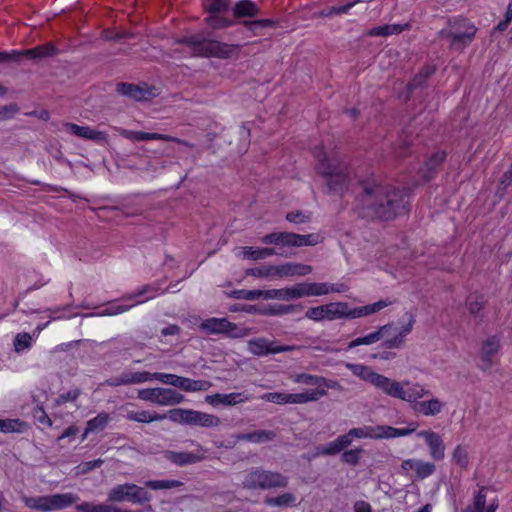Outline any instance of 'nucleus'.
Returning <instances> with one entry per match:
<instances>
[{
	"label": "nucleus",
	"instance_id": "nucleus-1",
	"mask_svg": "<svg viewBox=\"0 0 512 512\" xmlns=\"http://www.w3.org/2000/svg\"><path fill=\"white\" fill-rule=\"evenodd\" d=\"M357 209L362 218L390 221L409 212L406 189L382 184L373 179L360 182Z\"/></svg>",
	"mask_w": 512,
	"mask_h": 512
},
{
	"label": "nucleus",
	"instance_id": "nucleus-2",
	"mask_svg": "<svg viewBox=\"0 0 512 512\" xmlns=\"http://www.w3.org/2000/svg\"><path fill=\"white\" fill-rule=\"evenodd\" d=\"M315 156L318 160L316 170L326 178L328 193L342 196L348 190L350 183L348 165L334 155L328 156L323 148L317 149Z\"/></svg>",
	"mask_w": 512,
	"mask_h": 512
},
{
	"label": "nucleus",
	"instance_id": "nucleus-3",
	"mask_svg": "<svg viewBox=\"0 0 512 512\" xmlns=\"http://www.w3.org/2000/svg\"><path fill=\"white\" fill-rule=\"evenodd\" d=\"M176 42L188 47L194 56L207 58L214 57L219 59L238 57L243 47L240 44H228L210 39L204 33L184 36Z\"/></svg>",
	"mask_w": 512,
	"mask_h": 512
},
{
	"label": "nucleus",
	"instance_id": "nucleus-4",
	"mask_svg": "<svg viewBox=\"0 0 512 512\" xmlns=\"http://www.w3.org/2000/svg\"><path fill=\"white\" fill-rule=\"evenodd\" d=\"M392 304L388 300H379L373 304L351 309L347 302H331L324 305L325 319L332 321L335 319H355L376 313Z\"/></svg>",
	"mask_w": 512,
	"mask_h": 512
},
{
	"label": "nucleus",
	"instance_id": "nucleus-5",
	"mask_svg": "<svg viewBox=\"0 0 512 512\" xmlns=\"http://www.w3.org/2000/svg\"><path fill=\"white\" fill-rule=\"evenodd\" d=\"M288 483V477L280 472L253 468L245 475L242 486L248 490H270L286 488Z\"/></svg>",
	"mask_w": 512,
	"mask_h": 512
},
{
	"label": "nucleus",
	"instance_id": "nucleus-6",
	"mask_svg": "<svg viewBox=\"0 0 512 512\" xmlns=\"http://www.w3.org/2000/svg\"><path fill=\"white\" fill-rule=\"evenodd\" d=\"M203 8L208 14L204 22L212 30L234 26L235 19L225 16V13L232 9V0H203Z\"/></svg>",
	"mask_w": 512,
	"mask_h": 512
},
{
	"label": "nucleus",
	"instance_id": "nucleus-7",
	"mask_svg": "<svg viewBox=\"0 0 512 512\" xmlns=\"http://www.w3.org/2000/svg\"><path fill=\"white\" fill-rule=\"evenodd\" d=\"M199 329L206 335H221L226 338H243L251 333V329L230 322L227 318L211 317L203 320Z\"/></svg>",
	"mask_w": 512,
	"mask_h": 512
},
{
	"label": "nucleus",
	"instance_id": "nucleus-8",
	"mask_svg": "<svg viewBox=\"0 0 512 512\" xmlns=\"http://www.w3.org/2000/svg\"><path fill=\"white\" fill-rule=\"evenodd\" d=\"M261 242L267 245L288 247L314 246L320 242L318 234L301 235L292 232H273L262 237Z\"/></svg>",
	"mask_w": 512,
	"mask_h": 512
},
{
	"label": "nucleus",
	"instance_id": "nucleus-9",
	"mask_svg": "<svg viewBox=\"0 0 512 512\" xmlns=\"http://www.w3.org/2000/svg\"><path fill=\"white\" fill-rule=\"evenodd\" d=\"M116 92L124 97L134 101H149L159 95L157 88L149 86L147 83L134 84L128 82H119L116 84Z\"/></svg>",
	"mask_w": 512,
	"mask_h": 512
},
{
	"label": "nucleus",
	"instance_id": "nucleus-10",
	"mask_svg": "<svg viewBox=\"0 0 512 512\" xmlns=\"http://www.w3.org/2000/svg\"><path fill=\"white\" fill-rule=\"evenodd\" d=\"M299 348L300 347L296 345H280L276 341H270L263 337L254 338L248 341V350L256 356L291 352Z\"/></svg>",
	"mask_w": 512,
	"mask_h": 512
},
{
	"label": "nucleus",
	"instance_id": "nucleus-11",
	"mask_svg": "<svg viewBox=\"0 0 512 512\" xmlns=\"http://www.w3.org/2000/svg\"><path fill=\"white\" fill-rule=\"evenodd\" d=\"M207 450L202 445L197 444L196 453L192 452H176L172 450L163 451V456L172 464L183 467L199 463L206 459L205 453Z\"/></svg>",
	"mask_w": 512,
	"mask_h": 512
},
{
	"label": "nucleus",
	"instance_id": "nucleus-12",
	"mask_svg": "<svg viewBox=\"0 0 512 512\" xmlns=\"http://www.w3.org/2000/svg\"><path fill=\"white\" fill-rule=\"evenodd\" d=\"M477 32V27L475 25L467 26V29L464 31H448L446 29H442L439 32V35L442 38H446L450 41V46L457 50H462L474 40Z\"/></svg>",
	"mask_w": 512,
	"mask_h": 512
},
{
	"label": "nucleus",
	"instance_id": "nucleus-13",
	"mask_svg": "<svg viewBox=\"0 0 512 512\" xmlns=\"http://www.w3.org/2000/svg\"><path fill=\"white\" fill-rule=\"evenodd\" d=\"M232 16L229 19H235L234 25L242 24L246 18H255L260 14V7L252 0H238L232 4Z\"/></svg>",
	"mask_w": 512,
	"mask_h": 512
},
{
	"label": "nucleus",
	"instance_id": "nucleus-14",
	"mask_svg": "<svg viewBox=\"0 0 512 512\" xmlns=\"http://www.w3.org/2000/svg\"><path fill=\"white\" fill-rule=\"evenodd\" d=\"M417 436L425 439L429 448L430 456L434 460L440 461L444 459L446 447L443 439L438 433L431 430H423L419 431Z\"/></svg>",
	"mask_w": 512,
	"mask_h": 512
},
{
	"label": "nucleus",
	"instance_id": "nucleus-15",
	"mask_svg": "<svg viewBox=\"0 0 512 512\" xmlns=\"http://www.w3.org/2000/svg\"><path fill=\"white\" fill-rule=\"evenodd\" d=\"M64 126L71 134L77 137L91 140L98 144L108 143V135L104 131H98L89 126H79L75 123H65Z\"/></svg>",
	"mask_w": 512,
	"mask_h": 512
},
{
	"label": "nucleus",
	"instance_id": "nucleus-16",
	"mask_svg": "<svg viewBox=\"0 0 512 512\" xmlns=\"http://www.w3.org/2000/svg\"><path fill=\"white\" fill-rule=\"evenodd\" d=\"M373 385L393 398L405 399L403 385L382 374L378 373Z\"/></svg>",
	"mask_w": 512,
	"mask_h": 512
},
{
	"label": "nucleus",
	"instance_id": "nucleus-17",
	"mask_svg": "<svg viewBox=\"0 0 512 512\" xmlns=\"http://www.w3.org/2000/svg\"><path fill=\"white\" fill-rule=\"evenodd\" d=\"M248 400L249 396L241 392H234L230 394L216 393L213 395H207L205 398V401L212 406H234L236 404L243 403Z\"/></svg>",
	"mask_w": 512,
	"mask_h": 512
},
{
	"label": "nucleus",
	"instance_id": "nucleus-18",
	"mask_svg": "<svg viewBox=\"0 0 512 512\" xmlns=\"http://www.w3.org/2000/svg\"><path fill=\"white\" fill-rule=\"evenodd\" d=\"M291 379L295 383H302V384L318 386V387L323 386L325 388H331V389H336L340 386L337 381L327 380L326 378H324L322 376L311 375V374H307V373H300V374L292 375Z\"/></svg>",
	"mask_w": 512,
	"mask_h": 512
},
{
	"label": "nucleus",
	"instance_id": "nucleus-19",
	"mask_svg": "<svg viewBox=\"0 0 512 512\" xmlns=\"http://www.w3.org/2000/svg\"><path fill=\"white\" fill-rule=\"evenodd\" d=\"M447 157L445 151H437L432 154L421 168L422 178L428 182L433 179L437 169L443 164Z\"/></svg>",
	"mask_w": 512,
	"mask_h": 512
},
{
	"label": "nucleus",
	"instance_id": "nucleus-20",
	"mask_svg": "<svg viewBox=\"0 0 512 512\" xmlns=\"http://www.w3.org/2000/svg\"><path fill=\"white\" fill-rule=\"evenodd\" d=\"M57 53V47L52 42H48L31 49L20 51V54H22L21 62L25 59H42L46 57H51L56 55Z\"/></svg>",
	"mask_w": 512,
	"mask_h": 512
},
{
	"label": "nucleus",
	"instance_id": "nucleus-21",
	"mask_svg": "<svg viewBox=\"0 0 512 512\" xmlns=\"http://www.w3.org/2000/svg\"><path fill=\"white\" fill-rule=\"evenodd\" d=\"M295 296L298 298L306 296H320L328 294V283H299L295 285Z\"/></svg>",
	"mask_w": 512,
	"mask_h": 512
},
{
	"label": "nucleus",
	"instance_id": "nucleus-22",
	"mask_svg": "<svg viewBox=\"0 0 512 512\" xmlns=\"http://www.w3.org/2000/svg\"><path fill=\"white\" fill-rule=\"evenodd\" d=\"M391 328H392V324L383 325V326L379 327L378 330H376L368 335H365L363 337H358V338L350 341L348 343L347 348L353 349L360 345L374 344V343L378 342L379 340H381L388 333V331Z\"/></svg>",
	"mask_w": 512,
	"mask_h": 512
},
{
	"label": "nucleus",
	"instance_id": "nucleus-23",
	"mask_svg": "<svg viewBox=\"0 0 512 512\" xmlns=\"http://www.w3.org/2000/svg\"><path fill=\"white\" fill-rule=\"evenodd\" d=\"M311 272L312 267L310 265L300 263H286L275 268V273L279 276H305Z\"/></svg>",
	"mask_w": 512,
	"mask_h": 512
},
{
	"label": "nucleus",
	"instance_id": "nucleus-24",
	"mask_svg": "<svg viewBox=\"0 0 512 512\" xmlns=\"http://www.w3.org/2000/svg\"><path fill=\"white\" fill-rule=\"evenodd\" d=\"M303 309L301 304H268L263 306L261 312L265 316H280L290 313H297Z\"/></svg>",
	"mask_w": 512,
	"mask_h": 512
},
{
	"label": "nucleus",
	"instance_id": "nucleus-25",
	"mask_svg": "<svg viewBox=\"0 0 512 512\" xmlns=\"http://www.w3.org/2000/svg\"><path fill=\"white\" fill-rule=\"evenodd\" d=\"M220 423V419L215 415L193 409L191 411V426L215 427L220 425Z\"/></svg>",
	"mask_w": 512,
	"mask_h": 512
},
{
	"label": "nucleus",
	"instance_id": "nucleus-26",
	"mask_svg": "<svg viewBox=\"0 0 512 512\" xmlns=\"http://www.w3.org/2000/svg\"><path fill=\"white\" fill-rule=\"evenodd\" d=\"M117 131L126 139L132 141H149V140H162L165 141L166 135L160 133H149L141 131H130L122 128H118Z\"/></svg>",
	"mask_w": 512,
	"mask_h": 512
},
{
	"label": "nucleus",
	"instance_id": "nucleus-27",
	"mask_svg": "<svg viewBox=\"0 0 512 512\" xmlns=\"http://www.w3.org/2000/svg\"><path fill=\"white\" fill-rule=\"evenodd\" d=\"M126 419L131 421H136L139 423H151L154 421H161L167 417V414H159L155 411L150 412L147 410H142L138 412L130 411L126 414Z\"/></svg>",
	"mask_w": 512,
	"mask_h": 512
},
{
	"label": "nucleus",
	"instance_id": "nucleus-28",
	"mask_svg": "<svg viewBox=\"0 0 512 512\" xmlns=\"http://www.w3.org/2000/svg\"><path fill=\"white\" fill-rule=\"evenodd\" d=\"M276 436L277 434L271 430H256L249 433H242L238 436V439L253 443H265L273 441Z\"/></svg>",
	"mask_w": 512,
	"mask_h": 512
},
{
	"label": "nucleus",
	"instance_id": "nucleus-29",
	"mask_svg": "<svg viewBox=\"0 0 512 512\" xmlns=\"http://www.w3.org/2000/svg\"><path fill=\"white\" fill-rule=\"evenodd\" d=\"M436 71L435 66L426 64L407 84V89L413 91L421 87Z\"/></svg>",
	"mask_w": 512,
	"mask_h": 512
},
{
	"label": "nucleus",
	"instance_id": "nucleus-30",
	"mask_svg": "<svg viewBox=\"0 0 512 512\" xmlns=\"http://www.w3.org/2000/svg\"><path fill=\"white\" fill-rule=\"evenodd\" d=\"M78 500L79 497L72 493L50 495L51 511L67 508Z\"/></svg>",
	"mask_w": 512,
	"mask_h": 512
},
{
	"label": "nucleus",
	"instance_id": "nucleus-31",
	"mask_svg": "<svg viewBox=\"0 0 512 512\" xmlns=\"http://www.w3.org/2000/svg\"><path fill=\"white\" fill-rule=\"evenodd\" d=\"M403 387L407 386L408 388L404 389V397L405 399H402L403 401L407 402H416L417 399L422 398L426 395H430L431 392L427 389H425L422 385L416 383L411 384L410 381L403 382Z\"/></svg>",
	"mask_w": 512,
	"mask_h": 512
},
{
	"label": "nucleus",
	"instance_id": "nucleus-32",
	"mask_svg": "<svg viewBox=\"0 0 512 512\" xmlns=\"http://www.w3.org/2000/svg\"><path fill=\"white\" fill-rule=\"evenodd\" d=\"M159 396V405L161 406H173L180 404L185 400L183 394L171 388L160 387Z\"/></svg>",
	"mask_w": 512,
	"mask_h": 512
},
{
	"label": "nucleus",
	"instance_id": "nucleus-33",
	"mask_svg": "<svg viewBox=\"0 0 512 512\" xmlns=\"http://www.w3.org/2000/svg\"><path fill=\"white\" fill-rule=\"evenodd\" d=\"M264 504L271 507H292L296 504V496L287 492L276 497H265Z\"/></svg>",
	"mask_w": 512,
	"mask_h": 512
},
{
	"label": "nucleus",
	"instance_id": "nucleus-34",
	"mask_svg": "<svg viewBox=\"0 0 512 512\" xmlns=\"http://www.w3.org/2000/svg\"><path fill=\"white\" fill-rule=\"evenodd\" d=\"M442 408L443 403L437 398H433L428 401L417 402L415 406L416 411L422 413L425 416L437 415L442 411Z\"/></svg>",
	"mask_w": 512,
	"mask_h": 512
},
{
	"label": "nucleus",
	"instance_id": "nucleus-35",
	"mask_svg": "<svg viewBox=\"0 0 512 512\" xmlns=\"http://www.w3.org/2000/svg\"><path fill=\"white\" fill-rule=\"evenodd\" d=\"M346 367L360 379L370 383L373 385L378 373L373 371L370 367L362 365V364H352L348 363Z\"/></svg>",
	"mask_w": 512,
	"mask_h": 512
},
{
	"label": "nucleus",
	"instance_id": "nucleus-36",
	"mask_svg": "<svg viewBox=\"0 0 512 512\" xmlns=\"http://www.w3.org/2000/svg\"><path fill=\"white\" fill-rule=\"evenodd\" d=\"M211 387V382L207 380H192L182 377L179 380V389L186 392L206 391Z\"/></svg>",
	"mask_w": 512,
	"mask_h": 512
},
{
	"label": "nucleus",
	"instance_id": "nucleus-37",
	"mask_svg": "<svg viewBox=\"0 0 512 512\" xmlns=\"http://www.w3.org/2000/svg\"><path fill=\"white\" fill-rule=\"evenodd\" d=\"M78 512H134L131 510H122L121 508L106 504H94L83 502L76 506Z\"/></svg>",
	"mask_w": 512,
	"mask_h": 512
},
{
	"label": "nucleus",
	"instance_id": "nucleus-38",
	"mask_svg": "<svg viewBox=\"0 0 512 512\" xmlns=\"http://www.w3.org/2000/svg\"><path fill=\"white\" fill-rule=\"evenodd\" d=\"M242 25L254 36H258L262 34L261 30L264 28H275L277 26V21L272 19L248 20L242 22Z\"/></svg>",
	"mask_w": 512,
	"mask_h": 512
},
{
	"label": "nucleus",
	"instance_id": "nucleus-39",
	"mask_svg": "<svg viewBox=\"0 0 512 512\" xmlns=\"http://www.w3.org/2000/svg\"><path fill=\"white\" fill-rule=\"evenodd\" d=\"M486 301L482 294L477 292L471 293L466 297L465 305L469 313L475 317L479 316L480 312L485 307Z\"/></svg>",
	"mask_w": 512,
	"mask_h": 512
},
{
	"label": "nucleus",
	"instance_id": "nucleus-40",
	"mask_svg": "<svg viewBox=\"0 0 512 512\" xmlns=\"http://www.w3.org/2000/svg\"><path fill=\"white\" fill-rule=\"evenodd\" d=\"M295 286L291 288L263 290V299L292 300L297 299Z\"/></svg>",
	"mask_w": 512,
	"mask_h": 512
},
{
	"label": "nucleus",
	"instance_id": "nucleus-41",
	"mask_svg": "<svg viewBox=\"0 0 512 512\" xmlns=\"http://www.w3.org/2000/svg\"><path fill=\"white\" fill-rule=\"evenodd\" d=\"M27 428V423L20 419H0V431L3 433H22Z\"/></svg>",
	"mask_w": 512,
	"mask_h": 512
},
{
	"label": "nucleus",
	"instance_id": "nucleus-42",
	"mask_svg": "<svg viewBox=\"0 0 512 512\" xmlns=\"http://www.w3.org/2000/svg\"><path fill=\"white\" fill-rule=\"evenodd\" d=\"M124 500L130 502V483L119 484L113 487L107 498L108 502H122Z\"/></svg>",
	"mask_w": 512,
	"mask_h": 512
},
{
	"label": "nucleus",
	"instance_id": "nucleus-43",
	"mask_svg": "<svg viewBox=\"0 0 512 512\" xmlns=\"http://www.w3.org/2000/svg\"><path fill=\"white\" fill-rule=\"evenodd\" d=\"M403 30V26L399 24H386L383 26L373 27L367 32V35L371 37L389 36L393 34H399Z\"/></svg>",
	"mask_w": 512,
	"mask_h": 512
},
{
	"label": "nucleus",
	"instance_id": "nucleus-44",
	"mask_svg": "<svg viewBox=\"0 0 512 512\" xmlns=\"http://www.w3.org/2000/svg\"><path fill=\"white\" fill-rule=\"evenodd\" d=\"M110 421V416L107 412H100L96 417L90 419L86 425V433L95 431H102L106 428Z\"/></svg>",
	"mask_w": 512,
	"mask_h": 512
},
{
	"label": "nucleus",
	"instance_id": "nucleus-45",
	"mask_svg": "<svg viewBox=\"0 0 512 512\" xmlns=\"http://www.w3.org/2000/svg\"><path fill=\"white\" fill-rule=\"evenodd\" d=\"M152 495L136 484L130 483V502L135 504H145L150 502Z\"/></svg>",
	"mask_w": 512,
	"mask_h": 512
},
{
	"label": "nucleus",
	"instance_id": "nucleus-46",
	"mask_svg": "<svg viewBox=\"0 0 512 512\" xmlns=\"http://www.w3.org/2000/svg\"><path fill=\"white\" fill-rule=\"evenodd\" d=\"M499 349V343L496 337L487 338L481 348V358L483 361L491 363V359Z\"/></svg>",
	"mask_w": 512,
	"mask_h": 512
},
{
	"label": "nucleus",
	"instance_id": "nucleus-47",
	"mask_svg": "<svg viewBox=\"0 0 512 512\" xmlns=\"http://www.w3.org/2000/svg\"><path fill=\"white\" fill-rule=\"evenodd\" d=\"M275 254L282 255V253L277 252L274 248L253 249L252 247H244L243 249L244 257L253 260L263 259Z\"/></svg>",
	"mask_w": 512,
	"mask_h": 512
},
{
	"label": "nucleus",
	"instance_id": "nucleus-48",
	"mask_svg": "<svg viewBox=\"0 0 512 512\" xmlns=\"http://www.w3.org/2000/svg\"><path fill=\"white\" fill-rule=\"evenodd\" d=\"M191 411L192 409L174 408L168 411L167 417H169L172 422L182 425H190Z\"/></svg>",
	"mask_w": 512,
	"mask_h": 512
},
{
	"label": "nucleus",
	"instance_id": "nucleus-49",
	"mask_svg": "<svg viewBox=\"0 0 512 512\" xmlns=\"http://www.w3.org/2000/svg\"><path fill=\"white\" fill-rule=\"evenodd\" d=\"M126 385L140 384L152 380V373L148 371L141 372H123Z\"/></svg>",
	"mask_w": 512,
	"mask_h": 512
},
{
	"label": "nucleus",
	"instance_id": "nucleus-50",
	"mask_svg": "<svg viewBox=\"0 0 512 512\" xmlns=\"http://www.w3.org/2000/svg\"><path fill=\"white\" fill-rule=\"evenodd\" d=\"M415 464H416V466H415L414 470L416 472L417 479H425V478L429 477L430 475H432L436 470V466L432 462H425L422 460H417V462Z\"/></svg>",
	"mask_w": 512,
	"mask_h": 512
},
{
	"label": "nucleus",
	"instance_id": "nucleus-51",
	"mask_svg": "<svg viewBox=\"0 0 512 512\" xmlns=\"http://www.w3.org/2000/svg\"><path fill=\"white\" fill-rule=\"evenodd\" d=\"M182 484L178 480H148L144 483L145 487L153 490L176 488Z\"/></svg>",
	"mask_w": 512,
	"mask_h": 512
},
{
	"label": "nucleus",
	"instance_id": "nucleus-52",
	"mask_svg": "<svg viewBox=\"0 0 512 512\" xmlns=\"http://www.w3.org/2000/svg\"><path fill=\"white\" fill-rule=\"evenodd\" d=\"M452 462L462 469L467 468L469 458L466 449L460 445H457L452 453Z\"/></svg>",
	"mask_w": 512,
	"mask_h": 512
},
{
	"label": "nucleus",
	"instance_id": "nucleus-53",
	"mask_svg": "<svg viewBox=\"0 0 512 512\" xmlns=\"http://www.w3.org/2000/svg\"><path fill=\"white\" fill-rule=\"evenodd\" d=\"M363 452L362 448L346 450L341 455V461L351 466H356L359 464Z\"/></svg>",
	"mask_w": 512,
	"mask_h": 512
},
{
	"label": "nucleus",
	"instance_id": "nucleus-54",
	"mask_svg": "<svg viewBox=\"0 0 512 512\" xmlns=\"http://www.w3.org/2000/svg\"><path fill=\"white\" fill-rule=\"evenodd\" d=\"M418 428V423L411 422L409 423L407 428H394L392 426H389L388 433L386 435V438H396V437H402L412 434L416 429Z\"/></svg>",
	"mask_w": 512,
	"mask_h": 512
},
{
	"label": "nucleus",
	"instance_id": "nucleus-55",
	"mask_svg": "<svg viewBox=\"0 0 512 512\" xmlns=\"http://www.w3.org/2000/svg\"><path fill=\"white\" fill-rule=\"evenodd\" d=\"M263 290H234L231 293V296L235 299H244V300H256L259 298H263Z\"/></svg>",
	"mask_w": 512,
	"mask_h": 512
},
{
	"label": "nucleus",
	"instance_id": "nucleus-56",
	"mask_svg": "<svg viewBox=\"0 0 512 512\" xmlns=\"http://www.w3.org/2000/svg\"><path fill=\"white\" fill-rule=\"evenodd\" d=\"M159 392L160 387L141 389L138 391V398L159 405Z\"/></svg>",
	"mask_w": 512,
	"mask_h": 512
},
{
	"label": "nucleus",
	"instance_id": "nucleus-57",
	"mask_svg": "<svg viewBox=\"0 0 512 512\" xmlns=\"http://www.w3.org/2000/svg\"><path fill=\"white\" fill-rule=\"evenodd\" d=\"M180 379H181V376H178L176 374L160 373V372L152 373V380H158L164 384L171 385V386H174L177 388H179V380Z\"/></svg>",
	"mask_w": 512,
	"mask_h": 512
},
{
	"label": "nucleus",
	"instance_id": "nucleus-58",
	"mask_svg": "<svg viewBox=\"0 0 512 512\" xmlns=\"http://www.w3.org/2000/svg\"><path fill=\"white\" fill-rule=\"evenodd\" d=\"M32 337L30 334L18 333L14 339V348L16 352L23 351L31 346Z\"/></svg>",
	"mask_w": 512,
	"mask_h": 512
},
{
	"label": "nucleus",
	"instance_id": "nucleus-59",
	"mask_svg": "<svg viewBox=\"0 0 512 512\" xmlns=\"http://www.w3.org/2000/svg\"><path fill=\"white\" fill-rule=\"evenodd\" d=\"M134 305L135 304H130V305H126V304H112V305L106 307L100 313V315H103V316H114V315H117V314H120V313L128 311Z\"/></svg>",
	"mask_w": 512,
	"mask_h": 512
},
{
	"label": "nucleus",
	"instance_id": "nucleus-60",
	"mask_svg": "<svg viewBox=\"0 0 512 512\" xmlns=\"http://www.w3.org/2000/svg\"><path fill=\"white\" fill-rule=\"evenodd\" d=\"M105 39L119 41L122 39H132L135 37V34L128 30H120V31H105Z\"/></svg>",
	"mask_w": 512,
	"mask_h": 512
},
{
	"label": "nucleus",
	"instance_id": "nucleus-61",
	"mask_svg": "<svg viewBox=\"0 0 512 512\" xmlns=\"http://www.w3.org/2000/svg\"><path fill=\"white\" fill-rule=\"evenodd\" d=\"M19 112V106L16 103L0 105V121L13 118Z\"/></svg>",
	"mask_w": 512,
	"mask_h": 512
},
{
	"label": "nucleus",
	"instance_id": "nucleus-62",
	"mask_svg": "<svg viewBox=\"0 0 512 512\" xmlns=\"http://www.w3.org/2000/svg\"><path fill=\"white\" fill-rule=\"evenodd\" d=\"M275 268L276 266L250 268L247 270L246 274L255 277H267L270 275H276Z\"/></svg>",
	"mask_w": 512,
	"mask_h": 512
},
{
	"label": "nucleus",
	"instance_id": "nucleus-63",
	"mask_svg": "<svg viewBox=\"0 0 512 512\" xmlns=\"http://www.w3.org/2000/svg\"><path fill=\"white\" fill-rule=\"evenodd\" d=\"M80 393L81 392L79 389L70 390L66 393H62L55 399V405L60 406V405L65 404L68 401L74 402L77 400Z\"/></svg>",
	"mask_w": 512,
	"mask_h": 512
},
{
	"label": "nucleus",
	"instance_id": "nucleus-64",
	"mask_svg": "<svg viewBox=\"0 0 512 512\" xmlns=\"http://www.w3.org/2000/svg\"><path fill=\"white\" fill-rule=\"evenodd\" d=\"M34 419L42 425H46L48 427L52 426V420L45 412L42 406H37L33 411Z\"/></svg>",
	"mask_w": 512,
	"mask_h": 512
}]
</instances>
